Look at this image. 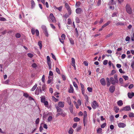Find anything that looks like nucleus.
I'll use <instances>...</instances> for the list:
<instances>
[{
  "label": "nucleus",
  "mask_w": 134,
  "mask_h": 134,
  "mask_svg": "<svg viewBox=\"0 0 134 134\" xmlns=\"http://www.w3.org/2000/svg\"><path fill=\"white\" fill-rule=\"evenodd\" d=\"M101 84L103 86H105L106 85V82L105 79L104 78L101 79L100 81Z\"/></svg>",
  "instance_id": "obj_9"
},
{
  "label": "nucleus",
  "mask_w": 134,
  "mask_h": 134,
  "mask_svg": "<svg viewBox=\"0 0 134 134\" xmlns=\"http://www.w3.org/2000/svg\"><path fill=\"white\" fill-rule=\"evenodd\" d=\"M71 63L72 66L73 67H75V60L73 58H71Z\"/></svg>",
  "instance_id": "obj_19"
},
{
  "label": "nucleus",
  "mask_w": 134,
  "mask_h": 134,
  "mask_svg": "<svg viewBox=\"0 0 134 134\" xmlns=\"http://www.w3.org/2000/svg\"><path fill=\"white\" fill-rule=\"evenodd\" d=\"M82 93L83 94L85 93V89L84 88H81Z\"/></svg>",
  "instance_id": "obj_62"
},
{
  "label": "nucleus",
  "mask_w": 134,
  "mask_h": 134,
  "mask_svg": "<svg viewBox=\"0 0 134 134\" xmlns=\"http://www.w3.org/2000/svg\"><path fill=\"white\" fill-rule=\"evenodd\" d=\"M91 106L93 108L96 109L98 107L99 105L98 103L96 101L94 100L92 103Z\"/></svg>",
  "instance_id": "obj_3"
},
{
  "label": "nucleus",
  "mask_w": 134,
  "mask_h": 134,
  "mask_svg": "<svg viewBox=\"0 0 134 134\" xmlns=\"http://www.w3.org/2000/svg\"><path fill=\"white\" fill-rule=\"evenodd\" d=\"M66 115V114L65 112H64V111L62 113H61V115L63 117H65Z\"/></svg>",
  "instance_id": "obj_44"
},
{
  "label": "nucleus",
  "mask_w": 134,
  "mask_h": 134,
  "mask_svg": "<svg viewBox=\"0 0 134 134\" xmlns=\"http://www.w3.org/2000/svg\"><path fill=\"white\" fill-rule=\"evenodd\" d=\"M38 87L39 88H40V90L38 88V87H37L35 91V93L36 94L38 95L39 94V92H40V93H42V90L41 89V86H39Z\"/></svg>",
  "instance_id": "obj_5"
},
{
  "label": "nucleus",
  "mask_w": 134,
  "mask_h": 134,
  "mask_svg": "<svg viewBox=\"0 0 134 134\" xmlns=\"http://www.w3.org/2000/svg\"><path fill=\"white\" fill-rule=\"evenodd\" d=\"M37 86V85L36 84L32 87V88L31 89V91H34L36 88Z\"/></svg>",
  "instance_id": "obj_25"
},
{
  "label": "nucleus",
  "mask_w": 134,
  "mask_h": 134,
  "mask_svg": "<svg viewBox=\"0 0 134 134\" xmlns=\"http://www.w3.org/2000/svg\"><path fill=\"white\" fill-rule=\"evenodd\" d=\"M127 95L129 98H131L134 96V93L133 92L128 93Z\"/></svg>",
  "instance_id": "obj_13"
},
{
  "label": "nucleus",
  "mask_w": 134,
  "mask_h": 134,
  "mask_svg": "<svg viewBox=\"0 0 134 134\" xmlns=\"http://www.w3.org/2000/svg\"><path fill=\"white\" fill-rule=\"evenodd\" d=\"M58 105L59 107L63 108L64 107V102H59L58 103Z\"/></svg>",
  "instance_id": "obj_10"
},
{
  "label": "nucleus",
  "mask_w": 134,
  "mask_h": 134,
  "mask_svg": "<svg viewBox=\"0 0 134 134\" xmlns=\"http://www.w3.org/2000/svg\"><path fill=\"white\" fill-rule=\"evenodd\" d=\"M41 102L43 103L45 106L47 107L48 106V102L45 100V98L44 97H41Z\"/></svg>",
  "instance_id": "obj_2"
},
{
  "label": "nucleus",
  "mask_w": 134,
  "mask_h": 134,
  "mask_svg": "<svg viewBox=\"0 0 134 134\" xmlns=\"http://www.w3.org/2000/svg\"><path fill=\"white\" fill-rule=\"evenodd\" d=\"M31 32L32 34H34L35 32L36 34H39V32L37 29H36L35 30V29L32 28L31 30Z\"/></svg>",
  "instance_id": "obj_14"
},
{
  "label": "nucleus",
  "mask_w": 134,
  "mask_h": 134,
  "mask_svg": "<svg viewBox=\"0 0 134 134\" xmlns=\"http://www.w3.org/2000/svg\"><path fill=\"white\" fill-rule=\"evenodd\" d=\"M43 127L45 129H47L48 128L47 125L45 124H43Z\"/></svg>",
  "instance_id": "obj_57"
},
{
  "label": "nucleus",
  "mask_w": 134,
  "mask_h": 134,
  "mask_svg": "<svg viewBox=\"0 0 134 134\" xmlns=\"http://www.w3.org/2000/svg\"><path fill=\"white\" fill-rule=\"evenodd\" d=\"M56 109L57 110V111L58 113H62L64 111L62 109L60 108L58 106H57L56 107Z\"/></svg>",
  "instance_id": "obj_8"
},
{
  "label": "nucleus",
  "mask_w": 134,
  "mask_h": 134,
  "mask_svg": "<svg viewBox=\"0 0 134 134\" xmlns=\"http://www.w3.org/2000/svg\"><path fill=\"white\" fill-rule=\"evenodd\" d=\"M43 124V123H41L40 125V126L39 127L40 131L41 132L42 131V130H43V127H42Z\"/></svg>",
  "instance_id": "obj_27"
},
{
  "label": "nucleus",
  "mask_w": 134,
  "mask_h": 134,
  "mask_svg": "<svg viewBox=\"0 0 134 134\" xmlns=\"http://www.w3.org/2000/svg\"><path fill=\"white\" fill-rule=\"evenodd\" d=\"M52 99L55 102H58L59 101L58 99L55 98L54 97H52Z\"/></svg>",
  "instance_id": "obj_45"
},
{
  "label": "nucleus",
  "mask_w": 134,
  "mask_h": 134,
  "mask_svg": "<svg viewBox=\"0 0 134 134\" xmlns=\"http://www.w3.org/2000/svg\"><path fill=\"white\" fill-rule=\"evenodd\" d=\"M47 63H51L50 58L49 56H47Z\"/></svg>",
  "instance_id": "obj_35"
},
{
  "label": "nucleus",
  "mask_w": 134,
  "mask_h": 134,
  "mask_svg": "<svg viewBox=\"0 0 134 134\" xmlns=\"http://www.w3.org/2000/svg\"><path fill=\"white\" fill-rule=\"evenodd\" d=\"M114 110L116 113H117L119 111V109L116 106L114 107Z\"/></svg>",
  "instance_id": "obj_32"
},
{
  "label": "nucleus",
  "mask_w": 134,
  "mask_h": 134,
  "mask_svg": "<svg viewBox=\"0 0 134 134\" xmlns=\"http://www.w3.org/2000/svg\"><path fill=\"white\" fill-rule=\"evenodd\" d=\"M0 20L1 21H5L6 20V19L4 18L0 17Z\"/></svg>",
  "instance_id": "obj_56"
},
{
  "label": "nucleus",
  "mask_w": 134,
  "mask_h": 134,
  "mask_svg": "<svg viewBox=\"0 0 134 134\" xmlns=\"http://www.w3.org/2000/svg\"><path fill=\"white\" fill-rule=\"evenodd\" d=\"M116 25L118 26L119 25L123 26L124 25V23L122 22H118L115 24Z\"/></svg>",
  "instance_id": "obj_21"
},
{
  "label": "nucleus",
  "mask_w": 134,
  "mask_h": 134,
  "mask_svg": "<svg viewBox=\"0 0 134 134\" xmlns=\"http://www.w3.org/2000/svg\"><path fill=\"white\" fill-rule=\"evenodd\" d=\"M71 20L70 18H69L68 19V21L67 22V24L69 25H71Z\"/></svg>",
  "instance_id": "obj_41"
},
{
  "label": "nucleus",
  "mask_w": 134,
  "mask_h": 134,
  "mask_svg": "<svg viewBox=\"0 0 134 134\" xmlns=\"http://www.w3.org/2000/svg\"><path fill=\"white\" fill-rule=\"evenodd\" d=\"M115 89V87L113 86H111L110 87L109 91L111 93H113L114 92Z\"/></svg>",
  "instance_id": "obj_12"
},
{
  "label": "nucleus",
  "mask_w": 134,
  "mask_h": 134,
  "mask_svg": "<svg viewBox=\"0 0 134 134\" xmlns=\"http://www.w3.org/2000/svg\"><path fill=\"white\" fill-rule=\"evenodd\" d=\"M87 122V119H83V125L84 126H85Z\"/></svg>",
  "instance_id": "obj_28"
},
{
  "label": "nucleus",
  "mask_w": 134,
  "mask_h": 134,
  "mask_svg": "<svg viewBox=\"0 0 134 134\" xmlns=\"http://www.w3.org/2000/svg\"><path fill=\"white\" fill-rule=\"evenodd\" d=\"M102 131V129L100 128H98L97 130V132L98 133H100Z\"/></svg>",
  "instance_id": "obj_36"
},
{
  "label": "nucleus",
  "mask_w": 134,
  "mask_h": 134,
  "mask_svg": "<svg viewBox=\"0 0 134 134\" xmlns=\"http://www.w3.org/2000/svg\"><path fill=\"white\" fill-rule=\"evenodd\" d=\"M77 123H75L74 124H73V125L72 126V127L74 129H75L76 127V126H77Z\"/></svg>",
  "instance_id": "obj_50"
},
{
  "label": "nucleus",
  "mask_w": 134,
  "mask_h": 134,
  "mask_svg": "<svg viewBox=\"0 0 134 134\" xmlns=\"http://www.w3.org/2000/svg\"><path fill=\"white\" fill-rule=\"evenodd\" d=\"M87 90L89 92H92V88L91 87H88Z\"/></svg>",
  "instance_id": "obj_42"
},
{
  "label": "nucleus",
  "mask_w": 134,
  "mask_h": 134,
  "mask_svg": "<svg viewBox=\"0 0 134 134\" xmlns=\"http://www.w3.org/2000/svg\"><path fill=\"white\" fill-rule=\"evenodd\" d=\"M56 71L59 74H60V72L59 69L57 68H56Z\"/></svg>",
  "instance_id": "obj_53"
},
{
  "label": "nucleus",
  "mask_w": 134,
  "mask_h": 134,
  "mask_svg": "<svg viewBox=\"0 0 134 134\" xmlns=\"http://www.w3.org/2000/svg\"><path fill=\"white\" fill-rule=\"evenodd\" d=\"M116 72V70H115L114 69V70H113L111 72V73L110 74V75L111 76V75H114L115 73Z\"/></svg>",
  "instance_id": "obj_40"
},
{
  "label": "nucleus",
  "mask_w": 134,
  "mask_h": 134,
  "mask_svg": "<svg viewBox=\"0 0 134 134\" xmlns=\"http://www.w3.org/2000/svg\"><path fill=\"white\" fill-rule=\"evenodd\" d=\"M31 8H33L35 7V4L34 1L32 0L31 1Z\"/></svg>",
  "instance_id": "obj_24"
},
{
  "label": "nucleus",
  "mask_w": 134,
  "mask_h": 134,
  "mask_svg": "<svg viewBox=\"0 0 134 134\" xmlns=\"http://www.w3.org/2000/svg\"><path fill=\"white\" fill-rule=\"evenodd\" d=\"M49 18L51 20L52 22L54 23H55L56 20L55 17L54 16L52 13H51L49 15Z\"/></svg>",
  "instance_id": "obj_4"
},
{
  "label": "nucleus",
  "mask_w": 134,
  "mask_h": 134,
  "mask_svg": "<svg viewBox=\"0 0 134 134\" xmlns=\"http://www.w3.org/2000/svg\"><path fill=\"white\" fill-rule=\"evenodd\" d=\"M69 105H70V106L69 107V110H70V111L71 113H73V104H71Z\"/></svg>",
  "instance_id": "obj_15"
},
{
  "label": "nucleus",
  "mask_w": 134,
  "mask_h": 134,
  "mask_svg": "<svg viewBox=\"0 0 134 134\" xmlns=\"http://www.w3.org/2000/svg\"><path fill=\"white\" fill-rule=\"evenodd\" d=\"M129 117H134V114L130 112L129 114Z\"/></svg>",
  "instance_id": "obj_29"
},
{
  "label": "nucleus",
  "mask_w": 134,
  "mask_h": 134,
  "mask_svg": "<svg viewBox=\"0 0 134 134\" xmlns=\"http://www.w3.org/2000/svg\"><path fill=\"white\" fill-rule=\"evenodd\" d=\"M76 22L77 23H79L80 22V20L77 17L75 19Z\"/></svg>",
  "instance_id": "obj_61"
},
{
  "label": "nucleus",
  "mask_w": 134,
  "mask_h": 134,
  "mask_svg": "<svg viewBox=\"0 0 134 134\" xmlns=\"http://www.w3.org/2000/svg\"><path fill=\"white\" fill-rule=\"evenodd\" d=\"M81 11V9L80 8H78L76 9V12L77 13L80 14Z\"/></svg>",
  "instance_id": "obj_18"
},
{
  "label": "nucleus",
  "mask_w": 134,
  "mask_h": 134,
  "mask_svg": "<svg viewBox=\"0 0 134 134\" xmlns=\"http://www.w3.org/2000/svg\"><path fill=\"white\" fill-rule=\"evenodd\" d=\"M70 42V43L72 44H74V41L72 38H70L69 39Z\"/></svg>",
  "instance_id": "obj_49"
},
{
  "label": "nucleus",
  "mask_w": 134,
  "mask_h": 134,
  "mask_svg": "<svg viewBox=\"0 0 134 134\" xmlns=\"http://www.w3.org/2000/svg\"><path fill=\"white\" fill-rule=\"evenodd\" d=\"M74 91V89L72 85L70 86V89L69 90V93H73Z\"/></svg>",
  "instance_id": "obj_16"
},
{
  "label": "nucleus",
  "mask_w": 134,
  "mask_h": 134,
  "mask_svg": "<svg viewBox=\"0 0 134 134\" xmlns=\"http://www.w3.org/2000/svg\"><path fill=\"white\" fill-rule=\"evenodd\" d=\"M52 116H49L47 119V121L48 122H50L52 120Z\"/></svg>",
  "instance_id": "obj_39"
},
{
  "label": "nucleus",
  "mask_w": 134,
  "mask_h": 134,
  "mask_svg": "<svg viewBox=\"0 0 134 134\" xmlns=\"http://www.w3.org/2000/svg\"><path fill=\"white\" fill-rule=\"evenodd\" d=\"M63 17L64 18H65V19H66L68 17V15L67 14H65L63 15Z\"/></svg>",
  "instance_id": "obj_63"
},
{
  "label": "nucleus",
  "mask_w": 134,
  "mask_h": 134,
  "mask_svg": "<svg viewBox=\"0 0 134 134\" xmlns=\"http://www.w3.org/2000/svg\"><path fill=\"white\" fill-rule=\"evenodd\" d=\"M117 77H118L117 75L116 74H115L114 76V79L115 80H116V82H118V79Z\"/></svg>",
  "instance_id": "obj_38"
},
{
  "label": "nucleus",
  "mask_w": 134,
  "mask_h": 134,
  "mask_svg": "<svg viewBox=\"0 0 134 134\" xmlns=\"http://www.w3.org/2000/svg\"><path fill=\"white\" fill-rule=\"evenodd\" d=\"M81 3L80 2H78L76 3L75 6L76 8L79 7L80 6V5Z\"/></svg>",
  "instance_id": "obj_37"
},
{
  "label": "nucleus",
  "mask_w": 134,
  "mask_h": 134,
  "mask_svg": "<svg viewBox=\"0 0 134 134\" xmlns=\"http://www.w3.org/2000/svg\"><path fill=\"white\" fill-rule=\"evenodd\" d=\"M73 84L74 86L76 88H78V87L77 85L75 82H73Z\"/></svg>",
  "instance_id": "obj_51"
},
{
  "label": "nucleus",
  "mask_w": 134,
  "mask_h": 134,
  "mask_svg": "<svg viewBox=\"0 0 134 134\" xmlns=\"http://www.w3.org/2000/svg\"><path fill=\"white\" fill-rule=\"evenodd\" d=\"M117 104L119 106H122L123 104L122 100H120L118 101L117 102Z\"/></svg>",
  "instance_id": "obj_22"
},
{
  "label": "nucleus",
  "mask_w": 134,
  "mask_h": 134,
  "mask_svg": "<svg viewBox=\"0 0 134 134\" xmlns=\"http://www.w3.org/2000/svg\"><path fill=\"white\" fill-rule=\"evenodd\" d=\"M111 82V84L113 85H115L116 83H118V82H116V80H113Z\"/></svg>",
  "instance_id": "obj_47"
},
{
  "label": "nucleus",
  "mask_w": 134,
  "mask_h": 134,
  "mask_svg": "<svg viewBox=\"0 0 134 134\" xmlns=\"http://www.w3.org/2000/svg\"><path fill=\"white\" fill-rule=\"evenodd\" d=\"M80 119L77 117L74 118V120L75 122L79 121L80 120Z\"/></svg>",
  "instance_id": "obj_30"
},
{
  "label": "nucleus",
  "mask_w": 134,
  "mask_h": 134,
  "mask_svg": "<svg viewBox=\"0 0 134 134\" xmlns=\"http://www.w3.org/2000/svg\"><path fill=\"white\" fill-rule=\"evenodd\" d=\"M42 91H44L45 90L46 88V85H43L42 86Z\"/></svg>",
  "instance_id": "obj_43"
},
{
  "label": "nucleus",
  "mask_w": 134,
  "mask_h": 134,
  "mask_svg": "<svg viewBox=\"0 0 134 134\" xmlns=\"http://www.w3.org/2000/svg\"><path fill=\"white\" fill-rule=\"evenodd\" d=\"M87 115L86 111H84V115L83 119H87Z\"/></svg>",
  "instance_id": "obj_33"
},
{
  "label": "nucleus",
  "mask_w": 134,
  "mask_h": 134,
  "mask_svg": "<svg viewBox=\"0 0 134 134\" xmlns=\"http://www.w3.org/2000/svg\"><path fill=\"white\" fill-rule=\"evenodd\" d=\"M118 126L120 128H124L126 126V125L124 123L120 122L118 124Z\"/></svg>",
  "instance_id": "obj_7"
},
{
  "label": "nucleus",
  "mask_w": 134,
  "mask_h": 134,
  "mask_svg": "<svg viewBox=\"0 0 134 134\" xmlns=\"http://www.w3.org/2000/svg\"><path fill=\"white\" fill-rule=\"evenodd\" d=\"M122 77L125 80H127L129 79L128 77L127 76H123Z\"/></svg>",
  "instance_id": "obj_48"
},
{
  "label": "nucleus",
  "mask_w": 134,
  "mask_h": 134,
  "mask_svg": "<svg viewBox=\"0 0 134 134\" xmlns=\"http://www.w3.org/2000/svg\"><path fill=\"white\" fill-rule=\"evenodd\" d=\"M38 44L40 47V48L41 49L42 47V44L41 41H39L38 42Z\"/></svg>",
  "instance_id": "obj_26"
},
{
  "label": "nucleus",
  "mask_w": 134,
  "mask_h": 134,
  "mask_svg": "<svg viewBox=\"0 0 134 134\" xmlns=\"http://www.w3.org/2000/svg\"><path fill=\"white\" fill-rule=\"evenodd\" d=\"M131 109L130 107L129 106H126L123 108L121 109V111L124 110L125 111H129Z\"/></svg>",
  "instance_id": "obj_6"
},
{
  "label": "nucleus",
  "mask_w": 134,
  "mask_h": 134,
  "mask_svg": "<svg viewBox=\"0 0 134 134\" xmlns=\"http://www.w3.org/2000/svg\"><path fill=\"white\" fill-rule=\"evenodd\" d=\"M106 123H104L101 125V127L102 128H104L106 126Z\"/></svg>",
  "instance_id": "obj_52"
},
{
  "label": "nucleus",
  "mask_w": 134,
  "mask_h": 134,
  "mask_svg": "<svg viewBox=\"0 0 134 134\" xmlns=\"http://www.w3.org/2000/svg\"><path fill=\"white\" fill-rule=\"evenodd\" d=\"M27 55L30 58H32L33 56V54L31 53H28Z\"/></svg>",
  "instance_id": "obj_46"
},
{
  "label": "nucleus",
  "mask_w": 134,
  "mask_h": 134,
  "mask_svg": "<svg viewBox=\"0 0 134 134\" xmlns=\"http://www.w3.org/2000/svg\"><path fill=\"white\" fill-rule=\"evenodd\" d=\"M125 8L127 12L130 14H132V10L130 6L128 4H127L125 7Z\"/></svg>",
  "instance_id": "obj_1"
},
{
  "label": "nucleus",
  "mask_w": 134,
  "mask_h": 134,
  "mask_svg": "<svg viewBox=\"0 0 134 134\" xmlns=\"http://www.w3.org/2000/svg\"><path fill=\"white\" fill-rule=\"evenodd\" d=\"M101 4V0H98L97 5L98 6H99Z\"/></svg>",
  "instance_id": "obj_55"
},
{
  "label": "nucleus",
  "mask_w": 134,
  "mask_h": 134,
  "mask_svg": "<svg viewBox=\"0 0 134 134\" xmlns=\"http://www.w3.org/2000/svg\"><path fill=\"white\" fill-rule=\"evenodd\" d=\"M81 129V126H79L76 129V131L77 132H79Z\"/></svg>",
  "instance_id": "obj_59"
},
{
  "label": "nucleus",
  "mask_w": 134,
  "mask_h": 134,
  "mask_svg": "<svg viewBox=\"0 0 134 134\" xmlns=\"http://www.w3.org/2000/svg\"><path fill=\"white\" fill-rule=\"evenodd\" d=\"M83 95L84 96L85 98V99L86 100V101L87 102H88V96H87V95L86 94H85Z\"/></svg>",
  "instance_id": "obj_34"
},
{
  "label": "nucleus",
  "mask_w": 134,
  "mask_h": 134,
  "mask_svg": "<svg viewBox=\"0 0 134 134\" xmlns=\"http://www.w3.org/2000/svg\"><path fill=\"white\" fill-rule=\"evenodd\" d=\"M13 32V31L9 30H6L4 31L2 34H6L9 33H12Z\"/></svg>",
  "instance_id": "obj_20"
},
{
  "label": "nucleus",
  "mask_w": 134,
  "mask_h": 134,
  "mask_svg": "<svg viewBox=\"0 0 134 134\" xmlns=\"http://www.w3.org/2000/svg\"><path fill=\"white\" fill-rule=\"evenodd\" d=\"M40 121V119L39 118H37L36 121L35 123L36 124H39Z\"/></svg>",
  "instance_id": "obj_54"
},
{
  "label": "nucleus",
  "mask_w": 134,
  "mask_h": 134,
  "mask_svg": "<svg viewBox=\"0 0 134 134\" xmlns=\"http://www.w3.org/2000/svg\"><path fill=\"white\" fill-rule=\"evenodd\" d=\"M42 28L43 31L44 33L45 34H48V32L46 26L44 25H42Z\"/></svg>",
  "instance_id": "obj_11"
},
{
  "label": "nucleus",
  "mask_w": 134,
  "mask_h": 134,
  "mask_svg": "<svg viewBox=\"0 0 134 134\" xmlns=\"http://www.w3.org/2000/svg\"><path fill=\"white\" fill-rule=\"evenodd\" d=\"M67 102L69 105H70L71 104V100L70 98V97L67 98Z\"/></svg>",
  "instance_id": "obj_17"
},
{
  "label": "nucleus",
  "mask_w": 134,
  "mask_h": 134,
  "mask_svg": "<svg viewBox=\"0 0 134 134\" xmlns=\"http://www.w3.org/2000/svg\"><path fill=\"white\" fill-rule=\"evenodd\" d=\"M32 66L33 68H35L37 67V65L35 63H33L32 65Z\"/></svg>",
  "instance_id": "obj_64"
},
{
  "label": "nucleus",
  "mask_w": 134,
  "mask_h": 134,
  "mask_svg": "<svg viewBox=\"0 0 134 134\" xmlns=\"http://www.w3.org/2000/svg\"><path fill=\"white\" fill-rule=\"evenodd\" d=\"M108 61L107 60H105L103 62V64L104 65H106L108 63Z\"/></svg>",
  "instance_id": "obj_60"
},
{
  "label": "nucleus",
  "mask_w": 134,
  "mask_h": 134,
  "mask_svg": "<svg viewBox=\"0 0 134 134\" xmlns=\"http://www.w3.org/2000/svg\"><path fill=\"white\" fill-rule=\"evenodd\" d=\"M65 6L66 8L67 9V10L70 8L69 4L67 3H65Z\"/></svg>",
  "instance_id": "obj_31"
},
{
  "label": "nucleus",
  "mask_w": 134,
  "mask_h": 134,
  "mask_svg": "<svg viewBox=\"0 0 134 134\" xmlns=\"http://www.w3.org/2000/svg\"><path fill=\"white\" fill-rule=\"evenodd\" d=\"M62 8V6H61L59 7L56 8V9H58L60 11H61Z\"/></svg>",
  "instance_id": "obj_58"
},
{
  "label": "nucleus",
  "mask_w": 134,
  "mask_h": 134,
  "mask_svg": "<svg viewBox=\"0 0 134 134\" xmlns=\"http://www.w3.org/2000/svg\"><path fill=\"white\" fill-rule=\"evenodd\" d=\"M74 131V130L71 127L68 131V133L70 134H72L73 133Z\"/></svg>",
  "instance_id": "obj_23"
}]
</instances>
